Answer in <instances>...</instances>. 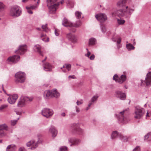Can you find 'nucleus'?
Returning a JSON list of instances; mask_svg holds the SVG:
<instances>
[{"mask_svg": "<svg viewBox=\"0 0 151 151\" xmlns=\"http://www.w3.org/2000/svg\"><path fill=\"white\" fill-rule=\"evenodd\" d=\"M76 112H79V111H80L79 109L77 106H76Z\"/></svg>", "mask_w": 151, "mask_h": 151, "instance_id": "59", "label": "nucleus"}, {"mask_svg": "<svg viewBox=\"0 0 151 151\" xmlns=\"http://www.w3.org/2000/svg\"><path fill=\"white\" fill-rule=\"evenodd\" d=\"M83 103V100H81V101H77L76 102L77 104L78 105H79L82 104Z\"/></svg>", "mask_w": 151, "mask_h": 151, "instance_id": "49", "label": "nucleus"}, {"mask_svg": "<svg viewBox=\"0 0 151 151\" xmlns=\"http://www.w3.org/2000/svg\"><path fill=\"white\" fill-rule=\"evenodd\" d=\"M82 13L81 12L79 11H76L75 12V15L76 18L78 19H79L80 18H81V15Z\"/></svg>", "mask_w": 151, "mask_h": 151, "instance_id": "36", "label": "nucleus"}, {"mask_svg": "<svg viewBox=\"0 0 151 151\" xmlns=\"http://www.w3.org/2000/svg\"><path fill=\"white\" fill-rule=\"evenodd\" d=\"M32 97H29L27 96H21V98L19 99L17 104V106L18 107H22L24 106L25 103L28 101H31L32 100Z\"/></svg>", "mask_w": 151, "mask_h": 151, "instance_id": "7", "label": "nucleus"}, {"mask_svg": "<svg viewBox=\"0 0 151 151\" xmlns=\"http://www.w3.org/2000/svg\"><path fill=\"white\" fill-rule=\"evenodd\" d=\"M49 131L51 133L53 137H55L57 134V130L53 126H51L49 128Z\"/></svg>", "mask_w": 151, "mask_h": 151, "instance_id": "22", "label": "nucleus"}, {"mask_svg": "<svg viewBox=\"0 0 151 151\" xmlns=\"http://www.w3.org/2000/svg\"><path fill=\"white\" fill-rule=\"evenodd\" d=\"M43 67L44 70L45 71H50L52 70V65L47 62H46L43 64Z\"/></svg>", "mask_w": 151, "mask_h": 151, "instance_id": "24", "label": "nucleus"}, {"mask_svg": "<svg viewBox=\"0 0 151 151\" xmlns=\"http://www.w3.org/2000/svg\"><path fill=\"white\" fill-rule=\"evenodd\" d=\"M40 38L42 40L45 42H48L49 41V38L46 36L45 34H41L40 36Z\"/></svg>", "mask_w": 151, "mask_h": 151, "instance_id": "28", "label": "nucleus"}, {"mask_svg": "<svg viewBox=\"0 0 151 151\" xmlns=\"http://www.w3.org/2000/svg\"><path fill=\"white\" fill-rule=\"evenodd\" d=\"M40 3V0H38L37 1V4H36L35 5H32L29 6H28V7L31 9H35L38 7V5Z\"/></svg>", "mask_w": 151, "mask_h": 151, "instance_id": "30", "label": "nucleus"}, {"mask_svg": "<svg viewBox=\"0 0 151 151\" xmlns=\"http://www.w3.org/2000/svg\"><path fill=\"white\" fill-rule=\"evenodd\" d=\"M117 21H118V23L119 24H123L125 22V20H122V19L119 20V19H118Z\"/></svg>", "mask_w": 151, "mask_h": 151, "instance_id": "45", "label": "nucleus"}, {"mask_svg": "<svg viewBox=\"0 0 151 151\" xmlns=\"http://www.w3.org/2000/svg\"><path fill=\"white\" fill-rule=\"evenodd\" d=\"M65 66V67L69 71L70 70L71 65L70 64H65V65H63V67L61 68L60 69H62L63 68H64Z\"/></svg>", "mask_w": 151, "mask_h": 151, "instance_id": "40", "label": "nucleus"}, {"mask_svg": "<svg viewBox=\"0 0 151 151\" xmlns=\"http://www.w3.org/2000/svg\"><path fill=\"white\" fill-rule=\"evenodd\" d=\"M66 37L69 41L73 43H76L77 41V38L76 35L71 33L67 34L66 35Z\"/></svg>", "mask_w": 151, "mask_h": 151, "instance_id": "14", "label": "nucleus"}, {"mask_svg": "<svg viewBox=\"0 0 151 151\" xmlns=\"http://www.w3.org/2000/svg\"><path fill=\"white\" fill-rule=\"evenodd\" d=\"M47 58V57H45V59L43 60H42V62H44V61H45L46 60Z\"/></svg>", "mask_w": 151, "mask_h": 151, "instance_id": "61", "label": "nucleus"}, {"mask_svg": "<svg viewBox=\"0 0 151 151\" xmlns=\"http://www.w3.org/2000/svg\"><path fill=\"white\" fill-rule=\"evenodd\" d=\"M114 80L116 82H117L120 83H122L126 80V77L125 75H122L120 78H118L116 74H115L113 77Z\"/></svg>", "mask_w": 151, "mask_h": 151, "instance_id": "15", "label": "nucleus"}, {"mask_svg": "<svg viewBox=\"0 0 151 151\" xmlns=\"http://www.w3.org/2000/svg\"><path fill=\"white\" fill-rule=\"evenodd\" d=\"M27 47L26 45H19L18 48L15 51V52L17 54L20 55H23L27 51Z\"/></svg>", "mask_w": 151, "mask_h": 151, "instance_id": "10", "label": "nucleus"}, {"mask_svg": "<svg viewBox=\"0 0 151 151\" xmlns=\"http://www.w3.org/2000/svg\"><path fill=\"white\" fill-rule=\"evenodd\" d=\"M126 110H124L123 111L120 112L118 114H116L115 115L116 117L118 119L120 122L123 124L126 123L127 122L126 119L124 117V113Z\"/></svg>", "mask_w": 151, "mask_h": 151, "instance_id": "12", "label": "nucleus"}, {"mask_svg": "<svg viewBox=\"0 0 151 151\" xmlns=\"http://www.w3.org/2000/svg\"><path fill=\"white\" fill-rule=\"evenodd\" d=\"M96 42V40L95 38H91L89 41V44L90 45H93L95 44Z\"/></svg>", "mask_w": 151, "mask_h": 151, "instance_id": "32", "label": "nucleus"}, {"mask_svg": "<svg viewBox=\"0 0 151 151\" xmlns=\"http://www.w3.org/2000/svg\"><path fill=\"white\" fill-rule=\"evenodd\" d=\"M17 148L15 145H8L6 148V151H15Z\"/></svg>", "mask_w": 151, "mask_h": 151, "instance_id": "26", "label": "nucleus"}, {"mask_svg": "<svg viewBox=\"0 0 151 151\" xmlns=\"http://www.w3.org/2000/svg\"><path fill=\"white\" fill-rule=\"evenodd\" d=\"M62 24L64 26L67 27H73V24L69 21L65 17L63 19L62 21Z\"/></svg>", "mask_w": 151, "mask_h": 151, "instance_id": "21", "label": "nucleus"}, {"mask_svg": "<svg viewBox=\"0 0 151 151\" xmlns=\"http://www.w3.org/2000/svg\"><path fill=\"white\" fill-rule=\"evenodd\" d=\"M121 38L120 37H119L117 40V43L118 44H119L121 42Z\"/></svg>", "mask_w": 151, "mask_h": 151, "instance_id": "55", "label": "nucleus"}, {"mask_svg": "<svg viewBox=\"0 0 151 151\" xmlns=\"http://www.w3.org/2000/svg\"><path fill=\"white\" fill-rule=\"evenodd\" d=\"M47 24H46L45 25H42V29L46 32H47L48 30V28L47 27Z\"/></svg>", "mask_w": 151, "mask_h": 151, "instance_id": "42", "label": "nucleus"}, {"mask_svg": "<svg viewBox=\"0 0 151 151\" xmlns=\"http://www.w3.org/2000/svg\"><path fill=\"white\" fill-rule=\"evenodd\" d=\"M120 134H121L118 133L117 131H114L111 135V138L112 139H114L117 137H119Z\"/></svg>", "mask_w": 151, "mask_h": 151, "instance_id": "29", "label": "nucleus"}, {"mask_svg": "<svg viewBox=\"0 0 151 151\" xmlns=\"http://www.w3.org/2000/svg\"><path fill=\"white\" fill-rule=\"evenodd\" d=\"M92 105V103L91 102H89V104H88V106L87 108L86 109L87 110H88L90 108L91 105Z\"/></svg>", "mask_w": 151, "mask_h": 151, "instance_id": "54", "label": "nucleus"}, {"mask_svg": "<svg viewBox=\"0 0 151 151\" xmlns=\"http://www.w3.org/2000/svg\"><path fill=\"white\" fill-rule=\"evenodd\" d=\"M126 47L128 50H133L135 48V47L133 46L130 43L127 44Z\"/></svg>", "mask_w": 151, "mask_h": 151, "instance_id": "33", "label": "nucleus"}, {"mask_svg": "<svg viewBox=\"0 0 151 151\" xmlns=\"http://www.w3.org/2000/svg\"><path fill=\"white\" fill-rule=\"evenodd\" d=\"M15 81L16 83H23L26 79V75L24 73L19 71L15 75Z\"/></svg>", "mask_w": 151, "mask_h": 151, "instance_id": "4", "label": "nucleus"}, {"mask_svg": "<svg viewBox=\"0 0 151 151\" xmlns=\"http://www.w3.org/2000/svg\"><path fill=\"white\" fill-rule=\"evenodd\" d=\"M92 105V103L91 102H89V104H88V106L87 108L86 109L87 110H88L90 108L91 105Z\"/></svg>", "mask_w": 151, "mask_h": 151, "instance_id": "53", "label": "nucleus"}, {"mask_svg": "<svg viewBox=\"0 0 151 151\" xmlns=\"http://www.w3.org/2000/svg\"><path fill=\"white\" fill-rule=\"evenodd\" d=\"M76 115V114L73 112H71L69 114V115L71 117H73Z\"/></svg>", "mask_w": 151, "mask_h": 151, "instance_id": "50", "label": "nucleus"}, {"mask_svg": "<svg viewBox=\"0 0 151 151\" xmlns=\"http://www.w3.org/2000/svg\"><path fill=\"white\" fill-rule=\"evenodd\" d=\"M72 128L74 131L78 134L82 135L83 134V130L80 127L78 124H73Z\"/></svg>", "mask_w": 151, "mask_h": 151, "instance_id": "13", "label": "nucleus"}, {"mask_svg": "<svg viewBox=\"0 0 151 151\" xmlns=\"http://www.w3.org/2000/svg\"><path fill=\"white\" fill-rule=\"evenodd\" d=\"M36 29L38 30H41V28L39 27H37Z\"/></svg>", "mask_w": 151, "mask_h": 151, "instance_id": "62", "label": "nucleus"}, {"mask_svg": "<svg viewBox=\"0 0 151 151\" xmlns=\"http://www.w3.org/2000/svg\"><path fill=\"white\" fill-rule=\"evenodd\" d=\"M57 1V0H47V6L49 8L50 13H55L56 9L59 5V3H55Z\"/></svg>", "mask_w": 151, "mask_h": 151, "instance_id": "3", "label": "nucleus"}, {"mask_svg": "<svg viewBox=\"0 0 151 151\" xmlns=\"http://www.w3.org/2000/svg\"><path fill=\"white\" fill-rule=\"evenodd\" d=\"M33 49L35 51L37 52L40 55L42 56H43V52L41 51L42 48L40 45H35L34 46Z\"/></svg>", "mask_w": 151, "mask_h": 151, "instance_id": "23", "label": "nucleus"}, {"mask_svg": "<svg viewBox=\"0 0 151 151\" xmlns=\"http://www.w3.org/2000/svg\"><path fill=\"white\" fill-rule=\"evenodd\" d=\"M55 34L56 36H58L59 35V33L56 29L55 30Z\"/></svg>", "mask_w": 151, "mask_h": 151, "instance_id": "52", "label": "nucleus"}, {"mask_svg": "<svg viewBox=\"0 0 151 151\" xmlns=\"http://www.w3.org/2000/svg\"><path fill=\"white\" fill-rule=\"evenodd\" d=\"M112 40L113 41H114V42L116 41V39H114V38H112Z\"/></svg>", "mask_w": 151, "mask_h": 151, "instance_id": "63", "label": "nucleus"}, {"mask_svg": "<svg viewBox=\"0 0 151 151\" xmlns=\"http://www.w3.org/2000/svg\"><path fill=\"white\" fill-rule=\"evenodd\" d=\"M8 126L6 124H4L0 125V138H2L6 135L5 131L8 130Z\"/></svg>", "mask_w": 151, "mask_h": 151, "instance_id": "11", "label": "nucleus"}, {"mask_svg": "<svg viewBox=\"0 0 151 151\" xmlns=\"http://www.w3.org/2000/svg\"><path fill=\"white\" fill-rule=\"evenodd\" d=\"M119 138L124 142L127 141V136H124L121 134H119Z\"/></svg>", "mask_w": 151, "mask_h": 151, "instance_id": "35", "label": "nucleus"}, {"mask_svg": "<svg viewBox=\"0 0 151 151\" xmlns=\"http://www.w3.org/2000/svg\"><path fill=\"white\" fill-rule=\"evenodd\" d=\"M6 6L3 3L0 2V12H2L5 10Z\"/></svg>", "mask_w": 151, "mask_h": 151, "instance_id": "31", "label": "nucleus"}, {"mask_svg": "<svg viewBox=\"0 0 151 151\" xmlns=\"http://www.w3.org/2000/svg\"><path fill=\"white\" fill-rule=\"evenodd\" d=\"M151 133L150 132L147 133V135H145L144 136V140H147L148 139L149 136L150 135Z\"/></svg>", "mask_w": 151, "mask_h": 151, "instance_id": "47", "label": "nucleus"}, {"mask_svg": "<svg viewBox=\"0 0 151 151\" xmlns=\"http://www.w3.org/2000/svg\"><path fill=\"white\" fill-rule=\"evenodd\" d=\"M125 9H120L117 10L116 12V14L120 18L123 17L128 19L130 18L132 13L134 11V9L129 8L127 6L125 7Z\"/></svg>", "mask_w": 151, "mask_h": 151, "instance_id": "1", "label": "nucleus"}, {"mask_svg": "<svg viewBox=\"0 0 151 151\" xmlns=\"http://www.w3.org/2000/svg\"><path fill=\"white\" fill-rule=\"evenodd\" d=\"M133 151H140V149L139 146H137L133 150Z\"/></svg>", "mask_w": 151, "mask_h": 151, "instance_id": "48", "label": "nucleus"}, {"mask_svg": "<svg viewBox=\"0 0 151 151\" xmlns=\"http://www.w3.org/2000/svg\"><path fill=\"white\" fill-rule=\"evenodd\" d=\"M64 1L63 0H62L61 1H60V3L61 4H63L64 3Z\"/></svg>", "mask_w": 151, "mask_h": 151, "instance_id": "64", "label": "nucleus"}, {"mask_svg": "<svg viewBox=\"0 0 151 151\" xmlns=\"http://www.w3.org/2000/svg\"><path fill=\"white\" fill-rule=\"evenodd\" d=\"M25 150V148L23 147H21L19 148V151H24Z\"/></svg>", "mask_w": 151, "mask_h": 151, "instance_id": "51", "label": "nucleus"}, {"mask_svg": "<svg viewBox=\"0 0 151 151\" xmlns=\"http://www.w3.org/2000/svg\"><path fill=\"white\" fill-rule=\"evenodd\" d=\"M90 55H91L90 52H89V51H88L87 53L85 54V56L86 57H89Z\"/></svg>", "mask_w": 151, "mask_h": 151, "instance_id": "58", "label": "nucleus"}, {"mask_svg": "<svg viewBox=\"0 0 151 151\" xmlns=\"http://www.w3.org/2000/svg\"><path fill=\"white\" fill-rule=\"evenodd\" d=\"M38 141H35L34 140H32L28 142L26 144L27 147L31 146V149H35L38 146Z\"/></svg>", "mask_w": 151, "mask_h": 151, "instance_id": "18", "label": "nucleus"}, {"mask_svg": "<svg viewBox=\"0 0 151 151\" xmlns=\"http://www.w3.org/2000/svg\"><path fill=\"white\" fill-rule=\"evenodd\" d=\"M18 97V96L17 94H14L9 97L7 99L8 102L11 104H13L16 102Z\"/></svg>", "mask_w": 151, "mask_h": 151, "instance_id": "17", "label": "nucleus"}, {"mask_svg": "<svg viewBox=\"0 0 151 151\" xmlns=\"http://www.w3.org/2000/svg\"><path fill=\"white\" fill-rule=\"evenodd\" d=\"M67 149V147L65 146L61 147L60 148L59 151H66Z\"/></svg>", "mask_w": 151, "mask_h": 151, "instance_id": "43", "label": "nucleus"}, {"mask_svg": "<svg viewBox=\"0 0 151 151\" xmlns=\"http://www.w3.org/2000/svg\"><path fill=\"white\" fill-rule=\"evenodd\" d=\"M19 118L17 119V120H11V124L12 126H14L17 123L18 120L19 119Z\"/></svg>", "mask_w": 151, "mask_h": 151, "instance_id": "41", "label": "nucleus"}, {"mask_svg": "<svg viewBox=\"0 0 151 151\" xmlns=\"http://www.w3.org/2000/svg\"><path fill=\"white\" fill-rule=\"evenodd\" d=\"M22 9L17 5L12 6L10 9L9 15L13 18L17 17L20 16L22 13Z\"/></svg>", "mask_w": 151, "mask_h": 151, "instance_id": "2", "label": "nucleus"}, {"mask_svg": "<svg viewBox=\"0 0 151 151\" xmlns=\"http://www.w3.org/2000/svg\"><path fill=\"white\" fill-rule=\"evenodd\" d=\"M8 106L7 104H5L1 105L0 106V112L3 111L4 109H6Z\"/></svg>", "mask_w": 151, "mask_h": 151, "instance_id": "37", "label": "nucleus"}, {"mask_svg": "<svg viewBox=\"0 0 151 151\" xmlns=\"http://www.w3.org/2000/svg\"><path fill=\"white\" fill-rule=\"evenodd\" d=\"M68 78H71L72 79H76V78L75 77V76L74 75H73L72 76H68Z\"/></svg>", "mask_w": 151, "mask_h": 151, "instance_id": "57", "label": "nucleus"}, {"mask_svg": "<svg viewBox=\"0 0 151 151\" xmlns=\"http://www.w3.org/2000/svg\"><path fill=\"white\" fill-rule=\"evenodd\" d=\"M69 142L71 143L70 146L73 145H76L78 144L80 142V140L74 138H71L69 139Z\"/></svg>", "mask_w": 151, "mask_h": 151, "instance_id": "25", "label": "nucleus"}, {"mask_svg": "<svg viewBox=\"0 0 151 151\" xmlns=\"http://www.w3.org/2000/svg\"><path fill=\"white\" fill-rule=\"evenodd\" d=\"M43 95L45 98L48 99L53 97H58L59 96L60 94L57 91L56 89H54L53 92L49 90L45 91L44 92Z\"/></svg>", "mask_w": 151, "mask_h": 151, "instance_id": "6", "label": "nucleus"}, {"mask_svg": "<svg viewBox=\"0 0 151 151\" xmlns=\"http://www.w3.org/2000/svg\"><path fill=\"white\" fill-rule=\"evenodd\" d=\"M96 18L101 23L105 21L107 19L106 15L104 14L100 13L96 14L95 16Z\"/></svg>", "mask_w": 151, "mask_h": 151, "instance_id": "16", "label": "nucleus"}, {"mask_svg": "<svg viewBox=\"0 0 151 151\" xmlns=\"http://www.w3.org/2000/svg\"><path fill=\"white\" fill-rule=\"evenodd\" d=\"M98 97V96H94L92 98L91 101H89V102L92 103V104L97 101Z\"/></svg>", "mask_w": 151, "mask_h": 151, "instance_id": "38", "label": "nucleus"}, {"mask_svg": "<svg viewBox=\"0 0 151 151\" xmlns=\"http://www.w3.org/2000/svg\"><path fill=\"white\" fill-rule=\"evenodd\" d=\"M134 114V118L137 119L141 118L145 113V110L142 108L137 106L135 107Z\"/></svg>", "mask_w": 151, "mask_h": 151, "instance_id": "5", "label": "nucleus"}, {"mask_svg": "<svg viewBox=\"0 0 151 151\" xmlns=\"http://www.w3.org/2000/svg\"><path fill=\"white\" fill-rule=\"evenodd\" d=\"M74 27H69L70 28L69 29V30L71 32H75L76 30V29Z\"/></svg>", "mask_w": 151, "mask_h": 151, "instance_id": "44", "label": "nucleus"}, {"mask_svg": "<svg viewBox=\"0 0 151 151\" xmlns=\"http://www.w3.org/2000/svg\"><path fill=\"white\" fill-rule=\"evenodd\" d=\"M73 26L75 27H78L80 26L82 24V22L80 21H78L76 22L73 24Z\"/></svg>", "mask_w": 151, "mask_h": 151, "instance_id": "34", "label": "nucleus"}, {"mask_svg": "<svg viewBox=\"0 0 151 151\" xmlns=\"http://www.w3.org/2000/svg\"><path fill=\"white\" fill-rule=\"evenodd\" d=\"M126 0H120L117 3V6L119 7H125Z\"/></svg>", "mask_w": 151, "mask_h": 151, "instance_id": "27", "label": "nucleus"}, {"mask_svg": "<svg viewBox=\"0 0 151 151\" xmlns=\"http://www.w3.org/2000/svg\"><path fill=\"white\" fill-rule=\"evenodd\" d=\"M100 27L102 32L103 33H105L106 30L104 25L103 24H100Z\"/></svg>", "mask_w": 151, "mask_h": 151, "instance_id": "39", "label": "nucleus"}, {"mask_svg": "<svg viewBox=\"0 0 151 151\" xmlns=\"http://www.w3.org/2000/svg\"><path fill=\"white\" fill-rule=\"evenodd\" d=\"M26 8L27 10V12L30 14H32L33 13L32 12V11L31 9L28 7V6H26Z\"/></svg>", "mask_w": 151, "mask_h": 151, "instance_id": "46", "label": "nucleus"}, {"mask_svg": "<svg viewBox=\"0 0 151 151\" xmlns=\"http://www.w3.org/2000/svg\"><path fill=\"white\" fill-rule=\"evenodd\" d=\"M95 58V55H91V56L89 57V58L91 60H93Z\"/></svg>", "mask_w": 151, "mask_h": 151, "instance_id": "56", "label": "nucleus"}, {"mask_svg": "<svg viewBox=\"0 0 151 151\" xmlns=\"http://www.w3.org/2000/svg\"><path fill=\"white\" fill-rule=\"evenodd\" d=\"M61 115L63 116H65V114L64 112H63L61 114Z\"/></svg>", "mask_w": 151, "mask_h": 151, "instance_id": "60", "label": "nucleus"}, {"mask_svg": "<svg viewBox=\"0 0 151 151\" xmlns=\"http://www.w3.org/2000/svg\"><path fill=\"white\" fill-rule=\"evenodd\" d=\"M146 85L147 86H150L151 85V71L148 73L145 78V81Z\"/></svg>", "mask_w": 151, "mask_h": 151, "instance_id": "19", "label": "nucleus"}, {"mask_svg": "<svg viewBox=\"0 0 151 151\" xmlns=\"http://www.w3.org/2000/svg\"><path fill=\"white\" fill-rule=\"evenodd\" d=\"M20 57L19 55H14L9 57L6 60V63L9 64H14L20 60Z\"/></svg>", "mask_w": 151, "mask_h": 151, "instance_id": "9", "label": "nucleus"}, {"mask_svg": "<svg viewBox=\"0 0 151 151\" xmlns=\"http://www.w3.org/2000/svg\"><path fill=\"white\" fill-rule=\"evenodd\" d=\"M116 96L121 100H124L126 98V95L124 93L120 91H116L115 92Z\"/></svg>", "mask_w": 151, "mask_h": 151, "instance_id": "20", "label": "nucleus"}, {"mask_svg": "<svg viewBox=\"0 0 151 151\" xmlns=\"http://www.w3.org/2000/svg\"><path fill=\"white\" fill-rule=\"evenodd\" d=\"M41 114L47 118H50L53 115L54 111L52 109L48 108L42 109L41 112Z\"/></svg>", "mask_w": 151, "mask_h": 151, "instance_id": "8", "label": "nucleus"}]
</instances>
